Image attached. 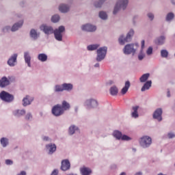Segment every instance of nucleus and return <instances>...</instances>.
Here are the masks:
<instances>
[{"label":"nucleus","mask_w":175,"mask_h":175,"mask_svg":"<svg viewBox=\"0 0 175 175\" xmlns=\"http://www.w3.org/2000/svg\"><path fill=\"white\" fill-rule=\"evenodd\" d=\"M40 29L46 35L49 36L53 34L55 39L58 42L63 41L64 33L66 32V27L63 25H61L58 28L54 29L52 26L44 24L40 27Z\"/></svg>","instance_id":"1"},{"label":"nucleus","mask_w":175,"mask_h":175,"mask_svg":"<svg viewBox=\"0 0 175 175\" xmlns=\"http://www.w3.org/2000/svg\"><path fill=\"white\" fill-rule=\"evenodd\" d=\"M74 90V85L70 83H64L62 85L56 84L53 88L55 93L63 92L64 91L71 92Z\"/></svg>","instance_id":"2"},{"label":"nucleus","mask_w":175,"mask_h":175,"mask_svg":"<svg viewBox=\"0 0 175 175\" xmlns=\"http://www.w3.org/2000/svg\"><path fill=\"white\" fill-rule=\"evenodd\" d=\"M134 35L135 30H133V29H131L126 36L124 34L120 35L118 39L119 44L124 46L126 43L131 42Z\"/></svg>","instance_id":"3"},{"label":"nucleus","mask_w":175,"mask_h":175,"mask_svg":"<svg viewBox=\"0 0 175 175\" xmlns=\"http://www.w3.org/2000/svg\"><path fill=\"white\" fill-rule=\"evenodd\" d=\"M129 3V0H118L113 8V14L116 15L120 10H126Z\"/></svg>","instance_id":"4"},{"label":"nucleus","mask_w":175,"mask_h":175,"mask_svg":"<svg viewBox=\"0 0 175 175\" xmlns=\"http://www.w3.org/2000/svg\"><path fill=\"white\" fill-rule=\"evenodd\" d=\"M139 44L137 43H131L127 44L124 46L122 49L123 53L126 55H129L132 54V55H135L136 54V51Z\"/></svg>","instance_id":"5"},{"label":"nucleus","mask_w":175,"mask_h":175,"mask_svg":"<svg viewBox=\"0 0 175 175\" xmlns=\"http://www.w3.org/2000/svg\"><path fill=\"white\" fill-rule=\"evenodd\" d=\"M96 61L97 62H101L106 59V56L107 55V46L99 47L96 51Z\"/></svg>","instance_id":"6"},{"label":"nucleus","mask_w":175,"mask_h":175,"mask_svg":"<svg viewBox=\"0 0 175 175\" xmlns=\"http://www.w3.org/2000/svg\"><path fill=\"white\" fill-rule=\"evenodd\" d=\"M0 99L5 103H12L14 101L15 96L8 92L2 90L0 92Z\"/></svg>","instance_id":"7"},{"label":"nucleus","mask_w":175,"mask_h":175,"mask_svg":"<svg viewBox=\"0 0 175 175\" xmlns=\"http://www.w3.org/2000/svg\"><path fill=\"white\" fill-rule=\"evenodd\" d=\"M84 106L88 109H98V107H99V102H98V100H96L94 98H90L85 100V101L84 103Z\"/></svg>","instance_id":"8"},{"label":"nucleus","mask_w":175,"mask_h":175,"mask_svg":"<svg viewBox=\"0 0 175 175\" xmlns=\"http://www.w3.org/2000/svg\"><path fill=\"white\" fill-rule=\"evenodd\" d=\"M139 143L142 148H148L152 144V138L148 135H144L139 139Z\"/></svg>","instance_id":"9"},{"label":"nucleus","mask_w":175,"mask_h":175,"mask_svg":"<svg viewBox=\"0 0 175 175\" xmlns=\"http://www.w3.org/2000/svg\"><path fill=\"white\" fill-rule=\"evenodd\" d=\"M51 113L55 117H60L64 115L65 111L61 107L60 104L54 105L51 109Z\"/></svg>","instance_id":"10"},{"label":"nucleus","mask_w":175,"mask_h":175,"mask_svg":"<svg viewBox=\"0 0 175 175\" xmlns=\"http://www.w3.org/2000/svg\"><path fill=\"white\" fill-rule=\"evenodd\" d=\"M57 149V146L54 143H49L45 145V150L49 155H53Z\"/></svg>","instance_id":"11"},{"label":"nucleus","mask_w":175,"mask_h":175,"mask_svg":"<svg viewBox=\"0 0 175 175\" xmlns=\"http://www.w3.org/2000/svg\"><path fill=\"white\" fill-rule=\"evenodd\" d=\"M18 53H14L12 54L8 59L7 61V64L10 66V67H14L16 66L17 62H18Z\"/></svg>","instance_id":"12"},{"label":"nucleus","mask_w":175,"mask_h":175,"mask_svg":"<svg viewBox=\"0 0 175 175\" xmlns=\"http://www.w3.org/2000/svg\"><path fill=\"white\" fill-rule=\"evenodd\" d=\"M81 29L85 32H95V31H96V26L91 23H86L81 25Z\"/></svg>","instance_id":"13"},{"label":"nucleus","mask_w":175,"mask_h":175,"mask_svg":"<svg viewBox=\"0 0 175 175\" xmlns=\"http://www.w3.org/2000/svg\"><path fill=\"white\" fill-rule=\"evenodd\" d=\"M162 114H163L162 108H157L153 112L152 118L154 120H157L158 122H161L163 120Z\"/></svg>","instance_id":"14"},{"label":"nucleus","mask_w":175,"mask_h":175,"mask_svg":"<svg viewBox=\"0 0 175 175\" xmlns=\"http://www.w3.org/2000/svg\"><path fill=\"white\" fill-rule=\"evenodd\" d=\"M33 100H34V97L27 95L22 100V105L24 107H26L31 105V103L33 102Z\"/></svg>","instance_id":"15"},{"label":"nucleus","mask_w":175,"mask_h":175,"mask_svg":"<svg viewBox=\"0 0 175 175\" xmlns=\"http://www.w3.org/2000/svg\"><path fill=\"white\" fill-rule=\"evenodd\" d=\"M71 167V163L69 159L62 160L61 162V170L63 172H67Z\"/></svg>","instance_id":"16"},{"label":"nucleus","mask_w":175,"mask_h":175,"mask_svg":"<svg viewBox=\"0 0 175 175\" xmlns=\"http://www.w3.org/2000/svg\"><path fill=\"white\" fill-rule=\"evenodd\" d=\"M29 38L31 40L36 41L40 38V32L35 29H31L29 31Z\"/></svg>","instance_id":"17"},{"label":"nucleus","mask_w":175,"mask_h":175,"mask_svg":"<svg viewBox=\"0 0 175 175\" xmlns=\"http://www.w3.org/2000/svg\"><path fill=\"white\" fill-rule=\"evenodd\" d=\"M71 5L70 4L61 3L59 5V11L62 14H66L70 12Z\"/></svg>","instance_id":"18"},{"label":"nucleus","mask_w":175,"mask_h":175,"mask_svg":"<svg viewBox=\"0 0 175 175\" xmlns=\"http://www.w3.org/2000/svg\"><path fill=\"white\" fill-rule=\"evenodd\" d=\"M80 133V129L75 124H71L68 127V133L69 135L72 136L73 135Z\"/></svg>","instance_id":"19"},{"label":"nucleus","mask_w":175,"mask_h":175,"mask_svg":"<svg viewBox=\"0 0 175 175\" xmlns=\"http://www.w3.org/2000/svg\"><path fill=\"white\" fill-rule=\"evenodd\" d=\"M26 114V109H14L12 111V115L17 118H20Z\"/></svg>","instance_id":"20"},{"label":"nucleus","mask_w":175,"mask_h":175,"mask_svg":"<svg viewBox=\"0 0 175 175\" xmlns=\"http://www.w3.org/2000/svg\"><path fill=\"white\" fill-rule=\"evenodd\" d=\"M24 25L23 21H20L18 22L15 23L12 27H11V31L12 32H16L19 31L20 29L23 27Z\"/></svg>","instance_id":"21"},{"label":"nucleus","mask_w":175,"mask_h":175,"mask_svg":"<svg viewBox=\"0 0 175 175\" xmlns=\"http://www.w3.org/2000/svg\"><path fill=\"white\" fill-rule=\"evenodd\" d=\"M10 84H11L10 80L6 77H3L0 79L1 88H6L7 86H9Z\"/></svg>","instance_id":"22"},{"label":"nucleus","mask_w":175,"mask_h":175,"mask_svg":"<svg viewBox=\"0 0 175 175\" xmlns=\"http://www.w3.org/2000/svg\"><path fill=\"white\" fill-rule=\"evenodd\" d=\"M81 175H92V170L88 167L83 166L79 168Z\"/></svg>","instance_id":"23"},{"label":"nucleus","mask_w":175,"mask_h":175,"mask_svg":"<svg viewBox=\"0 0 175 175\" xmlns=\"http://www.w3.org/2000/svg\"><path fill=\"white\" fill-rule=\"evenodd\" d=\"M23 57H24L25 64H27V66L29 68L31 67V57L29 51L24 52Z\"/></svg>","instance_id":"24"},{"label":"nucleus","mask_w":175,"mask_h":175,"mask_svg":"<svg viewBox=\"0 0 175 175\" xmlns=\"http://www.w3.org/2000/svg\"><path fill=\"white\" fill-rule=\"evenodd\" d=\"M165 36H161L158 38H157L154 40V42L155 43V44L157 45H159V46H161V45H163L165 42Z\"/></svg>","instance_id":"25"},{"label":"nucleus","mask_w":175,"mask_h":175,"mask_svg":"<svg viewBox=\"0 0 175 175\" xmlns=\"http://www.w3.org/2000/svg\"><path fill=\"white\" fill-rule=\"evenodd\" d=\"M145 46V41L142 40L141 42V50L138 54V59L142 61L145 57V54L144 53V48Z\"/></svg>","instance_id":"26"},{"label":"nucleus","mask_w":175,"mask_h":175,"mask_svg":"<svg viewBox=\"0 0 175 175\" xmlns=\"http://www.w3.org/2000/svg\"><path fill=\"white\" fill-rule=\"evenodd\" d=\"M139 106L132 107L131 109V118L137 119L139 118L138 109Z\"/></svg>","instance_id":"27"},{"label":"nucleus","mask_w":175,"mask_h":175,"mask_svg":"<svg viewBox=\"0 0 175 175\" xmlns=\"http://www.w3.org/2000/svg\"><path fill=\"white\" fill-rule=\"evenodd\" d=\"M61 108L62 110L66 112V111L70 110L71 108L70 104L68 103L66 100H64L60 105Z\"/></svg>","instance_id":"28"},{"label":"nucleus","mask_w":175,"mask_h":175,"mask_svg":"<svg viewBox=\"0 0 175 175\" xmlns=\"http://www.w3.org/2000/svg\"><path fill=\"white\" fill-rule=\"evenodd\" d=\"M112 135L116 140H121V138L122 137V132L118 130H115L113 131Z\"/></svg>","instance_id":"29"},{"label":"nucleus","mask_w":175,"mask_h":175,"mask_svg":"<svg viewBox=\"0 0 175 175\" xmlns=\"http://www.w3.org/2000/svg\"><path fill=\"white\" fill-rule=\"evenodd\" d=\"M24 119L27 122H32L33 120V114L31 111H27L24 115Z\"/></svg>","instance_id":"30"},{"label":"nucleus","mask_w":175,"mask_h":175,"mask_svg":"<svg viewBox=\"0 0 175 175\" xmlns=\"http://www.w3.org/2000/svg\"><path fill=\"white\" fill-rule=\"evenodd\" d=\"M129 88H131V82L129 81H127L125 82L124 87L121 90V94L122 95H125V94L128 92Z\"/></svg>","instance_id":"31"},{"label":"nucleus","mask_w":175,"mask_h":175,"mask_svg":"<svg viewBox=\"0 0 175 175\" xmlns=\"http://www.w3.org/2000/svg\"><path fill=\"white\" fill-rule=\"evenodd\" d=\"M174 18H175V14L173 12H169L165 16V20L167 23H170L174 21Z\"/></svg>","instance_id":"32"},{"label":"nucleus","mask_w":175,"mask_h":175,"mask_svg":"<svg viewBox=\"0 0 175 175\" xmlns=\"http://www.w3.org/2000/svg\"><path fill=\"white\" fill-rule=\"evenodd\" d=\"M145 83L144 84V85L142 86L141 91L142 92H144L146 90H148L150 89V88L152 86V81L149 80L147 81L146 82H144Z\"/></svg>","instance_id":"33"},{"label":"nucleus","mask_w":175,"mask_h":175,"mask_svg":"<svg viewBox=\"0 0 175 175\" xmlns=\"http://www.w3.org/2000/svg\"><path fill=\"white\" fill-rule=\"evenodd\" d=\"M37 58L41 62H46L48 60V55L46 53H40Z\"/></svg>","instance_id":"34"},{"label":"nucleus","mask_w":175,"mask_h":175,"mask_svg":"<svg viewBox=\"0 0 175 175\" xmlns=\"http://www.w3.org/2000/svg\"><path fill=\"white\" fill-rule=\"evenodd\" d=\"M0 143L3 148H5L9 145L10 141L7 137H1L0 139Z\"/></svg>","instance_id":"35"},{"label":"nucleus","mask_w":175,"mask_h":175,"mask_svg":"<svg viewBox=\"0 0 175 175\" xmlns=\"http://www.w3.org/2000/svg\"><path fill=\"white\" fill-rule=\"evenodd\" d=\"M100 46V44H90L87 46V50L89 51H93L95 50H98V49Z\"/></svg>","instance_id":"36"},{"label":"nucleus","mask_w":175,"mask_h":175,"mask_svg":"<svg viewBox=\"0 0 175 175\" xmlns=\"http://www.w3.org/2000/svg\"><path fill=\"white\" fill-rule=\"evenodd\" d=\"M109 92L112 96H117V94H118V88H117L116 85L111 87L109 89Z\"/></svg>","instance_id":"37"},{"label":"nucleus","mask_w":175,"mask_h":175,"mask_svg":"<svg viewBox=\"0 0 175 175\" xmlns=\"http://www.w3.org/2000/svg\"><path fill=\"white\" fill-rule=\"evenodd\" d=\"M60 20H61V16H59V14L53 15L51 18V21L53 23H57L60 21Z\"/></svg>","instance_id":"38"},{"label":"nucleus","mask_w":175,"mask_h":175,"mask_svg":"<svg viewBox=\"0 0 175 175\" xmlns=\"http://www.w3.org/2000/svg\"><path fill=\"white\" fill-rule=\"evenodd\" d=\"M98 17L103 21H107L108 18L107 13L104 11H100L98 13Z\"/></svg>","instance_id":"39"},{"label":"nucleus","mask_w":175,"mask_h":175,"mask_svg":"<svg viewBox=\"0 0 175 175\" xmlns=\"http://www.w3.org/2000/svg\"><path fill=\"white\" fill-rule=\"evenodd\" d=\"M106 2V0H98V1H95L94 3V6L96 8H102V5H103V3Z\"/></svg>","instance_id":"40"},{"label":"nucleus","mask_w":175,"mask_h":175,"mask_svg":"<svg viewBox=\"0 0 175 175\" xmlns=\"http://www.w3.org/2000/svg\"><path fill=\"white\" fill-rule=\"evenodd\" d=\"M10 31H12V27L10 25H5L1 28L3 33H9Z\"/></svg>","instance_id":"41"},{"label":"nucleus","mask_w":175,"mask_h":175,"mask_svg":"<svg viewBox=\"0 0 175 175\" xmlns=\"http://www.w3.org/2000/svg\"><path fill=\"white\" fill-rule=\"evenodd\" d=\"M150 77V74L149 73H146L144 74L140 78H139V81L141 83H145L146 81H148L147 80Z\"/></svg>","instance_id":"42"},{"label":"nucleus","mask_w":175,"mask_h":175,"mask_svg":"<svg viewBox=\"0 0 175 175\" xmlns=\"http://www.w3.org/2000/svg\"><path fill=\"white\" fill-rule=\"evenodd\" d=\"M42 140L44 142H49V144L52 143L53 139L49 136L43 135L42 136Z\"/></svg>","instance_id":"43"},{"label":"nucleus","mask_w":175,"mask_h":175,"mask_svg":"<svg viewBox=\"0 0 175 175\" xmlns=\"http://www.w3.org/2000/svg\"><path fill=\"white\" fill-rule=\"evenodd\" d=\"M160 53H161V57L163 58H167L169 55V53L166 49L161 50Z\"/></svg>","instance_id":"44"},{"label":"nucleus","mask_w":175,"mask_h":175,"mask_svg":"<svg viewBox=\"0 0 175 175\" xmlns=\"http://www.w3.org/2000/svg\"><path fill=\"white\" fill-rule=\"evenodd\" d=\"M120 139L122 140V141L129 142V141L132 140V137L128 136L127 135H125V134L123 135L122 134V137H121Z\"/></svg>","instance_id":"45"},{"label":"nucleus","mask_w":175,"mask_h":175,"mask_svg":"<svg viewBox=\"0 0 175 175\" xmlns=\"http://www.w3.org/2000/svg\"><path fill=\"white\" fill-rule=\"evenodd\" d=\"M167 137L170 139H173L175 137V133L172 131H170L167 134Z\"/></svg>","instance_id":"46"},{"label":"nucleus","mask_w":175,"mask_h":175,"mask_svg":"<svg viewBox=\"0 0 175 175\" xmlns=\"http://www.w3.org/2000/svg\"><path fill=\"white\" fill-rule=\"evenodd\" d=\"M147 17L149 18V20H150V21H152L154 20V14L152 13V12H148V13L147 14Z\"/></svg>","instance_id":"47"},{"label":"nucleus","mask_w":175,"mask_h":175,"mask_svg":"<svg viewBox=\"0 0 175 175\" xmlns=\"http://www.w3.org/2000/svg\"><path fill=\"white\" fill-rule=\"evenodd\" d=\"M153 52V48L152 46H149L148 49L146 51V54L148 55H151Z\"/></svg>","instance_id":"48"},{"label":"nucleus","mask_w":175,"mask_h":175,"mask_svg":"<svg viewBox=\"0 0 175 175\" xmlns=\"http://www.w3.org/2000/svg\"><path fill=\"white\" fill-rule=\"evenodd\" d=\"M5 163L8 165H12L14 164V161L11 159H6L5 161Z\"/></svg>","instance_id":"49"},{"label":"nucleus","mask_w":175,"mask_h":175,"mask_svg":"<svg viewBox=\"0 0 175 175\" xmlns=\"http://www.w3.org/2000/svg\"><path fill=\"white\" fill-rule=\"evenodd\" d=\"M138 18V16L137 15H135V16H134L133 17V25H134V26H136V23H137V22H136V20Z\"/></svg>","instance_id":"50"},{"label":"nucleus","mask_w":175,"mask_h":175,"mask_svg":"<svg viewBox=\"0 0 175 175\" xmlns=\"http://www.w3.org/2000/svg\"><path fill=\"white\" fill-rule=\"evenodd\" d=\"M16 175H27V172L25 171H21L20 173Z\"/></svg>","instance_id":"51"},{"label":"nucleus","mask_w":175,"mask_h":175,"mask_svg":"<svg viewBox=\"0 0 175 175\" xmlns=\"http://www.w3.org/2000/svg\"><path fill=\"white\" fill-rule=\"evenodd\" d=\"M25 4H26V1H22L20 3V5H21V7H25Z\"/></svg>","instance_id":"52"},{"label":"nucleus","mask_w":175,"mask_h":175,"mask_svg":"<svg viewBox=\"0 0 175 175\" xmlns=\"http://www.w3.org/2000/svg\"><path fill=\"white\" fill-rule=\"evenodd\" d=\"M14 16L18 18H22V14H15Z\"/></svg>","instance_id":"53"},{"label":"nucleus","mask_w":175,"mask_h":175,"mask_svg":"<svg viewBox=\"0 0 175 175\" xmlns=\"http://www.w3.org/2000/svg\"><path fill=\"white\" fill-rule=\"evenodd\" d=\"M134 175H143V172L141 171H139L137 172H135Z\"/></svg>","instance_id":"54"},{"label":"nucleus","mask_w":175,"mask_h":175,"mask_svg":"<svg viewBox=\"0 0 175 175\" xmlns=\"http://www.w3.org/2000/svg\"><path fill=\"white\" fill-rule=\"evenodd\" d=\"M111 168L113 169V170L117 169V165L113 164V165L111 166Z\"/></svg>","instance_id":"55"},{"label":"nucleus","mask_w":175,"mask_h":175,"mask_svg":"<svg viewBox=\"0 0 175 175\" xmlns=\"http://www.w3.org/2000/svg\"><path fill=\"white\" fill-rule=\"evenodd\" d=\"M107 84L109 85H113V84H114V81L110 80L107 82Z\"/></svg>","instance_id":"56"},{"label":"nucleus","mask_w":175,"mask_h":175,"mask_svg":"<svg viewBox=\"0 0 175 175\" xmlns=\"http://www.w3.org/2000/svg\"><path fill=\"white\" fill-rule=\"evenodd\" d=\"M171 96V94H170V91L169 90H167V97L170 98Z\"/></svg>","instance_id":"57"},{"label":"nucleus","mask_w":175,"mask_h":175,"mask_svg":"<svg viewBox=\"0 0 175 175\" xmlns=\"http://www.w3.org/2000/svg\"><path fill=\"white\" fill-rule=\"evenodd\" d=\"M100 66V65L99 64V63H96V64H94V68H99Z\"/></svg>","instance_id":"58"},{"label":"nucleus","mask_w":175,"mask_h":175,"mask_svg":"<svg viewBox=\"0 0 175 175\" xmlns=\"http://www.w3.org/2000/svg\"><path fill=\"white\" fill-rule=\"evenodd\" d=\"M173 5H175V0H170Z\"/></svg>","instance_id":"59"},{"label":"nucleus","mask_w":175,"mask_h":175,"mask_svg":"<svg viewBox=\"0 0 175 175\" xmlns=\"http://www.w3.org/2000/svg\"><path fill=\"white\" fill-rule=\"evenodd\" d=\"M132 150H133V152H136V151H137L136 148H133Z\"/></svg>","instance_id":"60"},{"label":"nucleus","mask_w":175,"mask_h":175,"mask_svg":"<svg viewBox=\"0 0 175 175\" xmlns=\"http://www.w3.org/2000/svg\"><path fill=\"white\" fill-rule=\"evenodd\" d=\"M68 175H78L77 174H74V173H70V174H68Z\"/></svg>","instance_id":"61"},{"label":"nucleus","mask_w":175,"mask_h":175,"mask_svg":"<svg viewBox=\"0 0 175 175\" xmlns=\"http://www.w3.org/2000/svg\"><path fill=\"white\" fill-rule=\"evenodd\" d=\"M174 108H175V103H174Z\"/></svg>","instance_id":"62"},{"label":"nucleus","mask_w":175,"mask_h":175,"mask_svg":"<svg viewBox=\"0 0 175 175\" xmlns=\"http://www.w3.org/2000/svg\"><path fill=\"white\" fill-rule=\"evenodd\" d=\"M173 36L175 37V33H174V34L173 35Z\"/></svg>","instance_id":"63"},{"label":"nucleus","mask_w":175,"mask_h":175,"mask_svg":"<svg viewBox=\"0 0 175 175\" xmlns=\"http://www.w3.org/2000/svg\"><path fill=\"white\" fill-rule=\"evenodd\" d=\"M174 166L175 167V163H174Z\"/></svg>","instance_id":"64"}]
</instances>
